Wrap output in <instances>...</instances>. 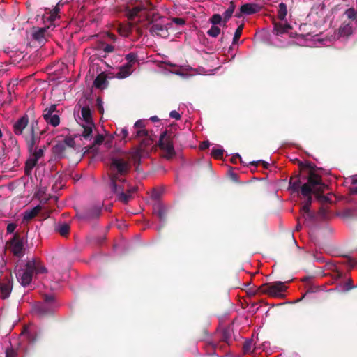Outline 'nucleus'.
<instances>
[{
    "mask_svg": "<svg viewBox=\"0 0 357 357\" xmlns=\"http://www.w3.org/2000/svg\"><path fill=\"white\" fill-rule=\"evenodd\" d=\"M287 14V5L284 3H280L278 5L277 16L280 20H284Z\"/></svg>",
    "mask_w": 357,
    "mask_h": 357,
    "instance_id": "30",
    "label": "nucleus"
},
{
    "mask_svg": "<svg viewBox=\"0 0 357 357\" xmlns=\"http://www.w3.org/2000/svg\"><path fill=\"white\" fill-rule=\"evenodd\" d=\"M103 140H104V137L102 135H100V134L98 135L93 141V146H89L86 151H89L90 149H91L93 148V146L95 145H100L103 142Z\"/></svg>",
    "mask_w": 357,
    "mask_h": 357,
    "instance_id": "47",
    "label": "nucleus"
},
{
    "mask_svg": "<svg viewBox=\"0 0 357 357\" xmlns=\"http://www.w3.org/2000/svg\"><path fill=\"white\" fill-rule=\"evenodd\" d=\"M154 137L155 135L152 133V131L151 132H149L147 136H144L139 144L140 151H144L146 148L150 146L154 141Z\"/></svg>",
    "mask_w": 357,
    "mask_h": 357,
    "instance_id": "21",
    "label": "nucleus"
},
{
    "mask_svg": "<svg viewBox=\"0 0 357 357\" xmlns=\"http://www.w3.org/2000/svg\"><path fill=\"white\" fill-rule=\"evenodd\" d=\"M57 17L58 15H54V13L51 12L43 15V20H47L51 23H52Z\"/></svg>",
    "mask_w": 357,
    "mask_h": 357,
    "instance_id": "52",
    "label": "nucleus"
},
{
    "mask_svg": "<svg viewBox=\"0 0 357 357\" xmlns=\"http://www.w3.org/2000/svg\"><path fill=\"white\" fill-rule=\"evenodd\" d=\"M46 149V146H43V147L38 148L35 147L32 152H29L31 154V156L34 158L36 160L38 161L40 158H41L44 155V151Z\"/></svg>",
    "mask_w": 357,
    "mask_h": 357,
    "instance_id": "34",
    "label": "nucleus"
},
{
    "mask_svg": "<svg viewBox=\"0 0 357 357\" xmlns=\"http://www.w3.org/2000/svg\"><path fill=\"white\" fill-rule=\"evenodd\" d=\"M133 27L134 24L132 23L120 24L118 26L117 31L121 36L123 37H128L132 33Z\"/></svg>",
    "mask_w": 357,
    "mask_h": 357,
    "instance_id": "18",
    "label": "nucleus"
},
{
    "mask_svg": "<svg viewBox=\"0 0 357 357\" xmlns=\"http://www.w3.org/2000/svg\"><path fill=\"white\" fill-rule=\"evenodd\" d=\"M172 21L173 23L178 26H183L184 24H185L186 22L185 19L181 17H174L172 18Z\"/></svg>",
    "mask_w": 357,
    "mask_h": 357,
    "instance_id": "54",
    "label": "nucleus"
},
{
    "mask_svg": "<svg viewBox=\"0 0 357 357\" xmlns=\"http://www.w3.org/2000/svg\"><path fill=\"white\" fill-rule=\"evenodd\" d=\"M140 12V8H139L137 6H135L131 9H126V15L129 20H132Z\"/></svg>",
    "mask_w": 357,
    "mask_h": 357,
    "instance_id": "33",
    "label": "nucleus"
},
{
    "mask_svg": "<svg viewBox=\"0 0 357 357\" xmlns=\"http://www.w3.org/2000/svg\"><path fill=\"white\" fill-rule=\"evenodd\" d=\"M327 213H328V211H327L326 208H325L324 206L320 207L319 211V214L321 216L325 217L327 215Z\"/></svg>",
    "mask_w": 357,
    "mask_h": 357,
    "instance_id": "63",
    "label": "nucleus"
},
{
    "mask_svg": "<svg viewBox=\"0 0 357 357\" xmlns=\"http://www.w3.org/2000/svg\"><path fill=\"white\" fill-rule=\"evenodd\" d=\"M262 7L257 3H245L241 6V13L250 15L259 13Z\"/></svg>",
    "mask_w": 357,
    "mask_h": 357,
    "instance_id": "13",
    "label": "nucleus"
},
{
    "mask_svg": "<svg viewBox=\"0 0 357 357\" xmlns=\"http://www.w3.org/2000/svg\"><path fill=\"white\" fill-rule=\"evenodd\" d=\"M291 29V26L288 23H275L274 25V31L277 35H282Z\"/></svg>",
    "mask_w": 357,
    "mask_h": 357,
    "instance_id": "24",
    "label": "nucleus"
},
{
    "mask_svg": "<svg viewBox=\"0 0 357 357\" xmlns=\"http://www.w3.org/2000/svg\"><path fill=\"white\" fill-rule=\"evenodd\" d=\"M154 213L157 215L160 221L165 222L167 214V209L165 208V207L159 205L154 208Z\"/></svg>",
    "mask_w": 357,
    "mask_h": 357,
    "instance_id": "29",
    "label": "nucleus"
},
{
    "mask_svg": "<svg viewBox=\"0 0 357 357\" xmlns=\"http://www.w3.org/2000/svg\"><path fill=\"white\" fill-rule=\"evenodd\" d=\"M310 206H306V204H303L301 207V211L303 213V214H307V215H310Z\"/></svg>",
    "mask_w": 357,
    "mask_h": 357,
    "instance_id": "59",
    "label": "nucleus"
},
{
    "mask_svg": "<svg viewBox=\"0 0 357 357\" xmlns=\"http://www.w3.org/2000/svg\"><path fill=\"white\" fill-rule=\"evenodd\" d=\"M81 114L85 123H93L92 121L91 112L89 107H83L81 109Z\"/></svg>",
    "mask_w": 357,
    "mask_h": 357,
    "instance_id": "27",
    "label": "nucleus"
},
{
    "mask_svg": "<svg viewBox=\"0 0 357 357\" xmlns=\"http://www.w3.org/2000/svg\"><path fill=\"white\" fill-rule=\"evenodd\" d=\"M341 36H349L352 33V26L349 24H344L339 29Z\"/></svg>",
    "mask_w": 357,
    "mask_h": 357,
    "instance_id": "31",
    "label": "nucleus"
},
{
    "mask_svg": "<svg viewBox=\"0 0 357 357\" xmlns=\"http://www.w3.org/2000/svg\"><path fill=\"white\" fill-rule=\"evenodd\" d=\"M146 20L148 24L151 25L149 29L150 33L152 36H158L162 38H167L169 36L168 29L165 25L161 24L154 23L155 15L152 16L147 15Z\"/></svg>",
    "mask_w": 357,
    "mask_h": 357,
    "instance_id": "8",
    "label": "nucleus"
},
{
    "mask_svg": "<svg viewBox=\"0 0 357 357\" xmlns=\"http://www.w3.org/2000/svg\"><path fill=\"white\" fill-rule=\"evenodd\" d=\"M96 107H97V109L99 112V113H100V114L103 113V111H104L103 102L100 97H98L96 99Z\"/></svg>",
    "mask_w": 357,
    "mask_h": 357,
    "instance_id": "53",
    "label": "nucleus"
},
{
    "mask_svg": "<svg viewBox=\"0 0 357 357\" xmlns=\"http://www.w3.org/2000/svg\"><path fill=\"white\" fill-rule=\"evenodd\" d=\"M137 187L133 186V187H130V188H128L126 190V193L127 195H131V198H132V194H134L135 192H137Z\"/></svg>",
    "mask_w": 357,
    "mask_h": 357,
    "instance_id": "62",
    "label": "nucleus"
},
{
    "mask_svg": "<svg viewBox=\"0 0 357 357\" xmlns=\"http://www.w3.org/2000/svg\"><path fill=\"white\" fill-rule=\"evenodd\" d=\"M131 166L128 161L122 158H112L110 164L108 166V176L109 178V185L112 192H116L117 183H126V180L123 178L127 175Z\"/></svg>",
    "mask_w": 357,
    "mask_h": 357,
    "instance_id": "1",
    "label": "nucleus"
},
{
    "mask_svg": "<svg viewBox=\"0 0 357 357\" xmlns=\"http://www.w3.org/2000/svg\"><path fill=\"white\" fill-rule=\"evenodd\" d=\"M137 6L140 8V11H151L153 9V6L149 1H142Z\"/></svg>",
    "mask_w": 357,
    "mask_h": 357,
    "instance_id": "38",
    "label": "nucleus"
},
{
    "mask_svg": "<svg viewBox=\"0 0 357 357\" xmlns=\"http://www.w3.org/2000/svg\"><path fill=\"white\" fill-rule=\"evenodd\" d=\"M66 147L65 143L59 142L52 147L53 153L58 158H63L65 156Z\"/></svg>",
    "mask_w": 357,
    "mask_h": 357,
    "instance_id": "22",
    "label": "nucleus"
},
{
    "mask_svg": "<svg viewBox=\"0 0 357 357\" xmlns=\"http://www.w3.org/2000/svg\"><path fill=\"white\" fill-rule=\"evenodd\" d=\"M244 27V24H241L236 29L234 36L233 38V43L235 44L238 43L241 36L242 35V31Z\"/></svg>",
    "mask_w": 357,
    "mask_h": 357,
    "instance_id": "42",
    "label": "nucleus"
},
{
    "mask_svg": "<svg viewBox=\"0 0 357 357\" xmlns=\"http://www.w3.org/2000/svg\"><path fill=\"white\" fill-rule=\"evenodd\" d=\"M301 174H296L290 178L289 188L294 192H298L301 191Z\"/></svg>",
    "mask_w": 357,
    "mask_h": 357,
    "instance_id": "14",
    "label": "nucleus"
},
{
    "mask_svg": "<svg viewBox=\"0 0 357 357\" xmlns=\"http://www.w3.org/2000/svg\"><path fill=\"white\" fill-rule=\"evenodd\" d=\"M29 121V120L27 114H24L22 117L19 118L13 124V131L14 134L16 135H22L23 137V135L26 133L24 130L28 126Z\"/></svg>",
    "mask_w": 357,
    "mask_h": 357,
    "instance_id": "12",
    "label": "nucleus"
},
{
    "mask_svg": "<svg viewBox=\"0 0 357 357\" xmlns=\"http://www.w3.org/2000/svg\"><path fill=\"white\" fill-rule=\"evenodd\" d=\"M210 146V142L209 141L206 140V141H204L202 142L200 145H199V149L201 150H205L206 149H208Z\"/></svg>",
    "mask_w": 357,
    "mask_h": 357,
    "instance_id": "61",
    "label": "nucleus"
},
{
    "mask_svg": "<svg viewBox=\"0 0 357 357\" xmlns=\"http://www.w3.org/2000/svg\"><path fill=\"white\" fill-rule=\"evenodd\" d=\"M231 335V331L229 327L225 328L221 332V340L228 342Z\"/></svg>",
    "mask_w": 357,
    "mask_h": 357,
    "instance_id": "37",
    "label": "nucleus"
},
{
    "mask_svg": "<svg viewBox=\"0 0 357 357\" xmlns=\"http://www.w3.org/2000/svg\"><path fill=\"white\" fill-rule=\"evenodd\" d=\"M62 142L65 143L66 147L73 148L75 146V139L72 137H66Z\"/></svg>",
    "mask_w": 357,
    "mask_h": 357,
    "instance_id": "48",
    "label": "nucleus"
},
{
    "mask_svg": "<svg viewBox=\"0 0 357 357\" xmlns=\"http://www.w3.org/2000/svg\"><path fill=\"white\" fill-rule=\"evenodd\" d=\"M125 58L127 61V63H130L131 65L133 66L137 60V54H135L134 52H130V53L126 54Z\"/></svg>",
    "mask_w": 357,
    "mask_h": 357,
    "instance_id": "46",
    "label": "nucleus"
},
{
    "mask_svg": "<svg viewBox=\"0 0 357 357\" xmlns=\"http://www.w3.org/2000/svg\"><path fill=\"white\" fill-rule=\"evenodd\" d=\"M117 190H118L116 192H112L117 195L119 201L124 204H127L130 200L131 195H127L126 192H124V187L121 185H119L118 183Z\"/></svg>",
    "mask_w": 357,
    "mask_h": 357,
    "instance_id": "19",
    "label": "nucleus"
},
{
    "mask_svg": "<svg viewBox=\"0 0 357 357\" xmlns=\"http://www.w3.org/2000/svg\"><path fill=\"white\" fill-rule=\"evenodd\" d=\"M13 289V279L11 273L3 276L0 280V297L2 299L8 298Z\"/></svg>",
    "mask_w": 357,
    "mask_h": 357,
    "instance_id": "10",
    "label": "nucleus"
},
{
    "mask_svg": "<svg viewBox=\"0 0 357 357\" xmlns=\"http://www.w3.org/2000/svg\"><path fill=\"white\" fill-rule=\"evenodd\" d=\"M299 167L301 169H308L310 170L307 178V183L302 185L301 188L302 195H307L314 192L324 191L327 185L322 182L321 176L315 173V165L312 163L303 164L301 162H299Z\"/></svg>",
    "mask_w": 357,
    "mask_h": 357,
    "instance_id": "2",
    "label": "nucleus"
},
{
    "mask_svg": "<svg viewBox=\"0 0 357 357\" xmlns=\"http://www.w3.org/2000/svg\"><path fill=\"white\" fill-rule=\"evenodd\" d=\"M132 65L130 63H126L119 67V72L116 74V77L119 79H124L132 73Z\"/></svg>",
    "mask_w": 357,
    "mask_h": 357,
    "instance_id": "16",
    "label": "nucleus"
},
{
    "mask_svg": "<svg viewBox=\"0 0 357 357\" xmlns=\"http://www.w3.org/2000/svg\"><path fill=\"white\" fill-rule=\"evenodd\" d=\"M116 133L117 135L121 136L122 139H125L128 136V131L126 128L117 129Z\"/></svg>",
    "mask_w": 357,
    "mask_h": 357,
    "instance_id": "50",
    "label": "nucleus"
},
{
    "mask_svg": "<svg viewBox=\"0 0 357 357\" xmlns=\"http://www.w3.org/2000/svg\"><path fill=\"white\" fill-rule=\"evenodd\" d=\"M56 231L60 234V235H61L62 236H66L67 234H68L69 233V231H70V226L67 223H62V224H60L57 229H56Z\"/></svg>",
    "mask_w": 357,
    "mask_h": 357,
    "instance_id": "35",
    "label": "nucleus"
},
{
    "mask_svg": "<svg viewBox=\"0 0 357 357\" xmlns=\"http://www.w3.org/2000/svg\"><path fill=\"white\" fill-rule=\"evenodd\" d=\"M17 352L13 349H7L6 351V357H16Z\"/></svg>",
    "mask_w": 357,
    "mask_h": 357,
    "instance_id": "57",
    "label": "nucleus"
},
{
    "mask_svg": "<svg viewBox=\"0 0 357 357\" xmlns=\"http://www.w3.org/2000/svg\"><path fill=\"white\" fill-rule=\"evenodd\" d=\"M6 248L17 258H21L24 255L23 238L18 232L15 233L13 237L6 242Z\"/></svg>",
    "mask_w": 357,
    "mask_h": 357,
    "instance_id": "4",
    "label": "nucleus"
},
{
    "mask_svg": "<svg viewBox=\"0 0 357 357\" xmlns=\"http://www.w3.org/2000/svg\"><path fill=\"white\" fill-rule=\"evenodd\" d=\"M107 75L104 73H101L93 81V86L97 89H105L107 85Z\"/></svg>",
    "mask_w": 357,
    "mask_h": 357,
    "instance_id": "20",
    "label": "nucleus"
},
{
    "mask_svg": "<svg viewBox=\"0 0 357 357\" xmlns=\"http://www.w3.org/2000/svg\"><path fill=\"white\" fill-rule=\"evenodd\" d=\"M312 194H309L307 195H303V197H306L305 201L304 202V204H306V206H311L312 202V197L311 196Z\"/></svg>",
    "mask_w": 357,
    "mask_h": 357,
    "instance_id": "60",
    "label": "nucleus"
},
{
    "mask_svg": "<svg viewBox=\"0 0 357 357\" xmlns=\"http://www.w3.org/2000/svg\"><path fill=\"white\" fill-rule=\"evenodd\" d=\"M38 160L31 156L25 163L24 171L26 175L29 176L31 174L33 167L36 165Z\"/></svg>",
    "mask_w": 357,
    "mask_h": 357,
    "instance_id": "26",
    "label": "nucleus"
},
{
    "mask_svg": "<svg viewBox=\"0 0 357 357\" xmlns=\"http://www.w3.org/2000/svg\"><path fill=\"white\" fill-rule=\"evenodd\" d=\"M287 290L284 283L280 281L265 283L258 288V291L262 294H268L272 297H280L282 293Z\"/></svg>",
    "mask_w": 357,
    "mask_h": 357,
    "instance_id": "6",
    "label": "nucleus"
},
{
    "mask_svg": "<svg viewBox=\"0 0 357 357\" xmlns=\"http://www.w3.org/2000/svg\"><path fill=\"white\" fill-rule=\"evenodd\" d=\"M209 22L212 24V25H218L220 24L221 22H223V17L218 13L213 14L208 20Z\"/></svg>",
    "mask_w": 357,
    "mask_h": 357,
    "instance_id": "36",
    "label": "nucleus"
},
{
    "mask_svg": "<svg viewBox=\"0 0 357 357\" xmlns=\"http://www.w3.org/2000/svg\"><path fill=\"white\" fill-rule=\"evenodd\" d=\"M21 335L25 337L29 342H34L36 340V335L35 331H31L29 327L24 328L21 333Z\"/></svg>",
    "mask_w": 357,
    "mask_h": 357,
    "instance_id": "25",
    "label": "nucleus"
},
{
    "mask_svg": "<svg viewBox=\"0 0 357 357\" xmlns=\"http://www.w3.org/2000/svg\"><path fill=\"white\" fill-rule=\"evenodd\" d=\"M33 264V263L28 262L27 261L25 265V268H20L16 272V277L18 281L24 287L28 286L32 280L33 275L34 274L32 271Z\"/></svg>",
    "mask_w": 357,
    "mask_h": 357,
    "instance_id": "7",
    "label": "nucleus"
},
{
    "mask_svg": "<svg viewBox=\"0 0 357 357\" xmlns=\"http://www.w3.org/2000/svg\"><path fill=\"white\" fill-rule=\"evenodd\" d=\"M54 112H58L56 105L52 104L43 110V116L48 124L56 127L60 123V118L57 114H54Z\"/></svg>",
    "mask_w": 357,
    "mask_h": 357,
    "instance_id": "9",
    "label": "nucleus"
},
{
    "mask_svg": "<svg viewBox=\"0 0 357 357\" xmlns=\"http://www.w3.org/2000/svg\"><path fill=\"white\" fill-rule=\"evenodd\" d=\"M243 350L244 354H250L252 351V340H247L243 345Z\"/></svg>",
    "mask_w": 357,
    "mask_h": 357,
    "instance_id": "44",
    "label": "nucleus"
},
{
    "mask_svg": "<svg viewBox=\"0 0 357 357\" xmlns=\"http://www.w3.org/2000/svg\"><path fill=\"white\" fill-rule=\"evenodd\" d=\"M344 15L349 20H356L357 19V11L354 8L347 9Z\"/></svg>",
    "mask_w": 357,
    "mask_h": 357,
    "instance_id": "40",
    "label": "nucleus"
},
{
    "mask_svg": "<svg viewBox=\"0 0 357 357\" xmlns=\"http://www.w3.org/2000/svg\"><path fill=\"white\" fill-rule=\"evenodd\" d=\"M169 116L172 119H175L176 120H179L181 118V114L176 110L171 111Z\"/></svg>",
    "mask_w": 357,
    "mask_h": 357,
    "instance_id": "56",
    "label": "nucleus"
},
{
    "mask_svg": "<svg viewBox=\"0 0 357 357\" xmlns=\"http://www.w3.org/2000/svg\"><path fill=\"white\" fill-rule=\"evenodd\" d=\"M235 9H236V4H235L234 1H230L227 10L231 11L234 14Z\"/></svg>",
    "mask_w": 357,
    "mask_h": 357,
    "instance_id": "64",
    "label": "nucleus"
},
{
    "mask_svg": "<svg viewBox=\"0 0 357 357\" xmlns=\"http://www.w3.org/2000/svg\"><path fill=\"white\" fill-rule=\"evenodd\" d=\"M137 6L140 8V11H151L153 9V6L149 1H142Z\"/></svg>",
    "mask_w": 357,
    "mask_h": 357,
    "instance_id": "39",
    "label": "nucleus"
},
{
    "mask_svg": "<svg viewBox=\"0 0 357 357\" xmlns=\"http://www.w3.org/2000/svg\"><path fill=\"white\" fill-rule=\"evenodd\" d=\"M324 191L321 192H314V194L317 199V200L321 203H326L330 201L329 198L323 195Z\"/></svg>",
    "mask_w": 357,
    "mask_h": 357,
    "instance_id": "43",
    "label": "nucleus"
},
{
    "mask_svg": "<svg viewBox=\"0 0 357 357\" xmlns=\"http://www.w3.org/2000/svg\"><path fill=\"white\" fill-rule=\"evenodd\" d=\"M28 262H32L34 264L33 268H32L34 274H43L47 273V269L43 266L39 259L33 258L28 260Z\"/></svg>",
    "mask_w": 357,
    "mask_h": 357,
    "instance_id": "17",
    "label": "nucleus"
},
{
    "mask_svg": "<svg viewBox=\"0 0 357 357\" xmlns=\"http://www.w3.org/2000/svg\"><path fill=\"white\" fill-rule=\"evenodd\" d=\"M131 132H132V136L130 138V139L142 138L144 136H147L148 135V132L149 131L148 130H142V129H139V128H132Z\"/></svg>",
    "mask_w": 357,
    "mask_h": 357,
    "instance_id": "28",
    "label": "nucleus"
},
{
    "mask_svg": "<svg viewBox=\"0 0 357 357\" xmlns=\"http://www.w3.org/2000/svg\"><path fill=\"white\" fill-rule=\"evenodd\" d=\"M16 227H17V225L15 223H9L6 227L7 233L8 234L13 233L14 231L15 230Z\"/></svg>",
    "mask_w": 357,
    "mask_h": 357,
    "instance_id": "55",
    "label": "nucleus"
},
{
    "mask_svg": "<svg viewBox=\"0 0 357 357\" xmlns=\"http://www.w3.org/2000/svg\"><path fill=\"white\" fill-rule=\"evenodd\" d=\"M101 213L100 208L98 207L91 208L86 211L83 214V218L86 220L97 218Z\"/></svg>",
    "mask_w": 357,
    "mask_h": 357,
    "instance_id": "23",
    "label": "nucleus"
},
{
    "mask_svg": "<svg viewBox=\"0 0 357 357\" xmlns=\"http://www.w3.org/2000/svg\"><path fill=\"white\" fill-rule=\"evenodd\" d=\"M41 209L42 207L40 205H38L31 210H26V211H24L23 215V222H28L32 219H33L41 211Z\"/></svg>",
    "mask_w": 357,
    "mask_h": 357,
    "instance_id": "15",
    "label": "nucleus"
},
{
    "mask_svg": "<svg viewBox=\"0 0 357 357\" xmlns=\"http://www.w3.org/2000/svg\"><path fill=\"white\" fill-rule=\"evenodd\" d=\"M233 13L227 9L222 14L223 17V26H226V24L228 22L229 19L232 17Z\"/></svg>",
    "mask_w": 357,
    "mask_h": 357,
    "instance_id": "49",
    "label": "nucleus"
},
{
    "mask_svg": "<svg viewBox=\"0 0 357 357\" xmlns=\"http://www.w3.org/2000/svg\"><path fill=\"white\" fill-rule=\"evenodd\" d=\"M50 28V26H47L45 27H37L33 26L31 29V36L32 38L38 41L39 43H44L47 37L49 36L48 29Z\"/></svg>",
    "mask_w": 357,
    "mask_h": 357,
    "instance_id": "11",
    "label": "nucleus"
},
{
    "mask_svg": "<svg viewBox=\"0 0 357 357\" xmlns=\"http://www.w3.org/2000/svg\"><path fill=\"white\" fill-rule=\"evenodd\" d=\"M176 137V134L167 130H165L160 134L158 146L165 153L164 157L167 160L172 159L176 155L174 146V139Z\"/></svg>",
    "mask_w": 357,
    "mask_h": 357,
    "instance_id": "3",
    "label": "nucleus"
},
{
    "mask_svg": "<svg viewBox=\"0 0 357 357\" xmlns=\"http://www.w3.org/2000/svg\"><path fill=\"white\" fill-rule=\"evenodd\" d=\"M145 128H146L145 121H144V120H142V119H139V120L137 121L133 126V128L146 130Z\"/></svg>",
    "mask_w": 357,
    "mask_h": 357,
    "instance_id": "51",
    "label": "nucleus"
},
{
    "mask_svg": "<svg viewBox=\"0 0 357 357\" xmlns=\"http://www.w3.org/2000/svg\"><path fill=\"white\" fill-rule=\"evenodd\" d=\"M93 127V123H86V125L83 126L84 130L82 135L84 139H88L91 137Z\"/></svg>",
    "mask_w": 357,
    "mask_h": 357,
    "instance_id": "32",
    "label": "nucleus"
},
{
    "mask_svg": "<svg viewBox=\"0 0 357 357\" xmlns=\"http://www.w3.org/2000/svg\"><path fill=\"white\" fill-rule=\"evenodd\" d=\"M103 51L106 53H111L114 51V47L112 45H106L103 47Z\"/></svg>",
    "mask_w": 357,
    "mask_h": 357,
    "instance_id": "58",
    "label": "nucleus"
},
{
    "mask_svg": "<svg viewBox=\"0 0 357 357\" xmlns=\"http://www.w3.org/2000/svg\"><path fill=\"white\" fill-rule=\"evenodd\" d=\"M223 149L213 148L211 150V155L215 159H221L223 157Z\"/></svg>",
    "mask_w": 357,
    "mask_h": 357,
    "instance_id": "45",
    "label": "nucleus"
},
{
    "mask_svg": "<svg viewBox=\"0 0 357 357\" xmlns=\"http://www.w3.org/2000/svg\"><path fill=\"white\" fill-rule=\"evenodd\" d=\"M220 31L221 30L220 27L212 25V26L207 31V34L211 37L216 38L220 35Z\"/></svg>",
    "mask_w": 357,
    "mask_h": 357,
    "instance_id": "41",
    "label": "nucleus"
},
{
    "mask_svg": "<svg viewBox=\"0 0 357 357\" xmlns=\"http://www.w3.org/2000/svg\"><path fill=\"white\" fill-rule=\"evenodd\" d=\"M38 126V122L37 121L32 122L28 131L24 135H23V138L26 143L29 152H32L33 149L36 147V145L38 144L40 141V136H38L37 131H39L40 135L43 133V131L39 130Z\"/></svg>",
    "mask_w": 357,
    "mask_h": 357,
    "instance_id": "5",
    "label": "nucleus"
}]
</instances>
